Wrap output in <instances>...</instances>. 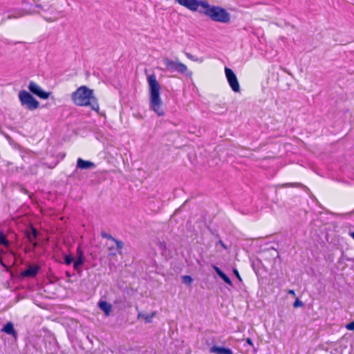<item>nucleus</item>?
Returning a JSON list of instances; mask_svg holds the SVG:
<instances>
[{"instance_id":"nucleus-1","label":"nucleus","mask_w":354,"mask_h":354,"mask_svg":"<svg viewBox=\"0 0 354 354\" xmlns=\"http://www.w3.org/2000/svg\"><path fill=\"white\" fill-rule=\"evenodd\" d=\"M175 1L192 12H198L209 17L214 21L225 24L230 21V15L225 9L220 6H211L206 0H175Z\"/></svg>"},{"instance_id":"nucleus-2","label":"nucleus","mask_w":354,"mask_h":354,"mask_svg":"<svg viewBox=\"0 0 354 354\" xmlns=\"http://www.w3.org/2000/svg\"><path fill=\"white\" fill-rule=\"evenodd\" d=\"M71 99L77 106H90L96 112H98L100 109L97 100L93 94V90L86 86H82L74 91L71 95Z\"/></svg>"},{"instance_id":"nucleus-3","label":"nucleus","mask_w":354,"mask_h":354,"mask_svg":"<svg viewBox=\"0 0 354 354\" xmlns=\"http://www.w3.org/2000/svg\"><path fill=\"white\" fill-rule=\"evenodd\" d=\"M147 82L149 88V105L158 116H163L165 111L162 109V102L160 98V85L156 80L155 74H151L147 77Z\"/></svg>"},{"instance_id":"nucleus-4","label":"nucleus","mask_w":354,"mask_h":354,"mask_svg":"<svg viewBox=\"0 0 354 354\" xmlns=\"http://www.w3.org/2000/svg\"><path fill=\"white\" fill-rule=\"evenodd\" d=\"M19 99L21 105L30 111L37 109L39 106V102L25 90L19 91Z\"/></svg>"},{"instance_id":"nucleus-5","label":"nucleus","mask_w":354,"mask_h":354,"mask_svg":"<svg viewBox=\"0 0 354 354\" xmlns=\"http://www.w3.org/2000/svg\"><path fill=\"white\" fill-rule=\"evenodd\" d=\"M162 62L166 68L170 72L184 74L187 71L186 65L180 62L171 60L168 57L163 58Z\"/></svg>"},{"instance_id":"nucleus-6","label":"nucleus","mask_w":354,"mask_h":354,"mask_svg":"<svg viewBox=\"0 0 354 354\" xmlns=\"http://www.w3.org/2000/svg\"><path fill=\"white\" fill-rule=\"evenodd\" d=\"M225 73L227 82L234 92L240 91V86L237 77L233 71L229 68L225 67Z\"/></svg>"},{"instance_id":"nucleus-7","label":"nucleus","mask_w":354,"mask_h":354,"mask_svg":"<svg viewBox=\"0 0 354 354\" xmlns=\"http://www.w3.org/2000/svg\"><path fill=\"white\" fill-rule=\"evenodd\" d=\"M28 89L32 93L37 95L41 99H48L50 95V92L43 91L37 84L32 81L30 82L28 85Z\"/></svg>"},{"instance_id":"nucleus-8","label":"nucleus","mask_w":354,"mask_h":354,"mask_svg":"<svg viewBox=\"0 0 354 354\" xmlns=\"http://www.w3.org/2000/svg\"><path fill=\"white\" fill-rule=\"evenodd\" d=\"M40 267L37 265H30L27 269L21 272L20 275L24 278H33L37 276Z\"/></svg>"},{"instance_id":"nucleus-9","label":"nucleus","mask_w":354,"mask_h":354,"mask_svg":"<svg viewBox=\"0 0 354 354\" xmlns=\"http://www.w3.org/2000/svg\"><path fill=\"white\" fill-rule=\"evenodd\" d=\"M209 353L212 354H234L231 348L216 345L209 348Z\"/></svg>"},{"instance_id":"nucleus-10","label":"nucleus","mask_w":354,"mask_h":354,"mask_svg":"<svg viewBox=\"0 0 354 354\" xmlns=\"http://www.w3.org/2000/svg\"><path fill=\"white\" fill-rule=\"evenodd\" d=\"M97 306L102 310L106 316H109L112 310V305L106 301L100 300Z\"/></svg>"},{"instance_id":"nucleus-11","label":"nucleus","mask_w":354,"mask_h":354,"mask_svg":"<svg viewBox=\"0 0 354 354\" xmlns=\"http://www.w3.org/2000/svg\"><path fill=\"white\" fill-rule=\"evenodd\" d=\"M77 167L81 169H88L95 167V164L93 162L79 158L77 161Z\"/></svg>"},{"instance_id":"nucleus-12","label":"nucleus","mask_w":354,"mask_h":354,"mask_svg":"<svg viewBox=\"0 0 354 354\" xmlns=\"http://www.w3.org/2000/svg\"><path fill=\"white\" fill-rule=\"evenodd\" d=\"M1 330L6 334L12 335L14 337H15L17 335V333L14 328L13 324L12 322H8L6 325L3 326Z\"/></svg>"},{"instance_id":"nucleus-13","label":"nucleus","mask_w":354,"mask_h":354,"mask_svg":"<svg viewBox=\"0 0 354 354\" xmlns=\"http://www.w3.org/2000/svg\"><path fill=\"white\" fill-rule=\"evenodd\" d=\"M38 232L36 228L32 227V231L26 234V236L29 242L32 243L37 237Z\"/></svg>"},{"instance_id":"nucleus-14","label":"nucleus","mask_w":354,"mask_h":354,"mask_svg":"<svg viewBox=\"0 0 354 354\" xmlns=\"http://www.w3.org/2000/svg\"><path fill=\"white\" fill-rule=\"evenodd\" d=\"M1 245H3L6 248H9L10 245V242L8 240L6 235L2 231H0V246Z\"/></svg>"},{"instance_id":"nucleus-15","label":"nucleus","mask_w":354,"mask_h":354,"mask_svg":"<svg viewBox=\"0 0 354 354\" xmlns=\"http://www.w3.org/2000/svg\"><path fill=\"white\" fill-rule=\"evenodd\" d=\"M156 312H153L150 315L139 313L138 318L142 317L145 319L146 323H151L152 322V319L156 316Z\"/></svg>"},{"instance_id":"nucleus-16","label":"nucleus","mask_w":354,"mask_h":354,"mask_svg":"<svg viewBox=\"0 0 354 354\" xmlns=\"http://www.w3.org/2000/svg\"><path fill=\"white\" fill-rule=\"evenodd\" d=\"M156 245L158 246V249L161 251V253L163 255L167 250V245L165 242L161 241L160 240H158L156 241Z\"/></svg>"},{"instance_id":"nucleus-17","label":"nucleus","mask_w":354,"mask_h":354,"mask_svg":"<svg viewBox=\"0 0 354 354\" xmlns=\"http://www.w3.org/2000/svg\"><path fill=\"white\" fill-rule=\"evenodd\" d=\"M76 260L80 261L82 263H84L85 259H84V252H83L82 250L81 249L80 246H79L77 248V259Z\"/></svg>"},{"instance_id":"nucleus-18","label":"nucleus","mask_w":354,"mask_h":354,"mask_svg":"<svg viewBox=\"0 0 354 354\" xmlns=\"http://www.w3.org/2000/svg\"><path fill=\"white\" fill-rule=\"evenodd\" d=\"M113 242H114L115 243V245H116L115 249L120 254L121 253V250L124 247V243L122 241H120V240H118V239H115V241H113Z\"/></svg>"},{"instance_id":"nucleus-19","label":"nucleus","mask_w":354,"mask_h":354,"mask_svg":"<svg viewBox=\"0 0 354 354\" xmlns=\"http://www.w3.org/2000/svg\"><path fill=\"white\" fill-rule=\"evenodd\" d=\"M23 16V13L21 11H16L15 13L10 14L6 17L7 19H10L13 18H19Z\"/></svg>"},{"instance_id":"nucleus-20","label":"nucleus","mask_w":354,"mask_h":354,"mask_svg":"<svg viewBox=\"0 0 354 354\" xmlns=\"http://www.w3.org/2000/svg\"><path fill=\"white\" fill-rule=\"evenodd\" d=\"M64 259V263L67 266L71 265L74 261V258L71 254L65 255Z\"/></svg>"},{"instance_id":"nucleus-21","label":"nucleus","mask_w":354,"mask_h":354,"mask_svg":"<svg viewBox=\"0 0 354 354\" xmlns=\"http://www.w3.org/2000/svg\"><path fill=\"white\" fill-rule=\"evenodd\" d=\"M185 55L188 59H189L190 60L194 61V62H202L203 61V58L196 57L195 56H194L193 55H192L189 53H185Z\"/></svg>"},{"instance_id":"nucleus-22","label":"nucleus","mask_w":354,"mask_h":354,"mask_svg":"<svg viewBox=\"0 0 354 354\" xmlns=\"http://www.w3.org/2000/svg\"><path fill=\"white\" fill-rule=\"evenodd\" d=\"M84 263H82L80 261L75 260L73 263V268L78 272H80L82 271L81 267Z\"/></svg>"},{"instance_id":"nucleus-23","label":"nucleus","mask_w":354,"mask_h":354,"mask_svg":"<svg viewBox=\"0 0 354 354\" xmlns=\"http://www.w3.org/2000/svg\"><path fill=\"white\" fill-rule=\"evenodd\" d=\"M100 235L102 238L107 239L108 240H110L111 241H115V238L111 234H108L104 231H102Z\"/></svg>"},{"instance_id":"nucleus-24","label":"nucleus","mask_w":354,"mask_h":354,"mask_svg":"<svg viewBox=\"0 0 354 354\" xmlns=\"http://www.w3.org/2000/svg\"><path fill=\"white\" fill-rule=\"evenodd\" d=\"M182 279H183V282L187 285H190L192 283V282L193 281V279L192 278V277H190L189 275H184L182 277Z\"/></svg>"},{"instance_id":"nucleus-25","label":"nucleus","mask_w":354,"mask_h":354,"mask_svg":"<svg viewBox=\"0 0 354 354\" xmlns=\"http://www.w3.org/2000/svg\"><path fill=\"white\" fill-rule=\"evenodd\" d=\"M227 284L230 285V286H232V282L231 281V279L224 273L223 272V274H221L220 276H219Z\"/></svg>"},{"instance_id":"nucleus-26","label":"nucleus","mask_w":354,"mask_h":354,"mask_svg":"<svg viewBox=\"0 0 354 354\" xmlns=\"http://www.w3.org/2000/svg\"><path fill=\"white\" fill-rule=\"evenodd\" d=\"M303 306H304L303 302L301 301H300L298 298L296 299V300L293 303V307L294 308L301 307Z\"/></svg>"},{"instance_id":"nucleus-27","label":"nucleus","mask_w":354,"mask_h":354,"mask_svg":"<svg viewBox=\"0 0 354 354\" xmlns=\"http://www.w3.org/2000/svg\"><path fill=\"white\" fill-rule=\"evenodd\" d=\"M346 328L349 330H354V321L346 325Z\"/></svg>"},{"instance_id":"nucleus-28","label":"nucleus","mask_w":354,"mask_h":354,"mask_svg":"<svg viewBox=\"0 0 354 354\" xmlns=\"http://www.w3.org/2000/svg\"><path fill=\"white\" fill-rule=\"evenodd\" d=\"M285 186L286 187H302L303 185L301 184V183H288V184H286Z\"/></svg>"},{"instance_id":"nucleus-29","label":"nucleus","mask_w":354,"mask_h":354,"mask_svg":"<svg viewBox=\"0 0 354 354\" xmlns=\"http://www.w3.org/2000/svg\"><path fill=\"white\" fill-rule=\"evenodd\" d=\"M109 250L110 251L109 255V256H115L116 255V252H114V247L113 246H110L108 248Z\"/></svg>"},{"instance_id":"nucleus-30","label":"nucleus","mask_w":354,"mask_h":354,"mask_svg":"<svg viewBox=\"0 0 354 354\" xmlns=\"http://www.w3.org/2000/svg\"><path fill=\"white\" fill-rule=\"evenodd\" d=\"M233 272L234 274V275L236 276V277L240 281H242V279L238 272V270L236 269V268H234L233 269Z\"/></svg>"},{"instance_id":"nucleus-31","label":"nucleus","mask_w":354,"mask_h":354,"mask_svg":"<svg viewBox=\"0 0 354 354\" xmlns=\"http://www.w3.org/2000/svg\"><path fill=\"white\" fill-rule=\"evenodd\" d=\"M214 270L218 276H220L223 272L218 267L216 266H214Z\"/></svg>"},{"instance_id":"nucleus-32","label":"nucleus","mask_w":354,"mask_h":354,"mask_svg":"<svg viewBox=\"0 0 354 354\" xmlns=\"http://www.w3.org/2000/svg\"><path fill=\"white\" fill-rule=\"evenodd\" d=\"M214 270L218 276H220L223 272L218 267L216 266H214Z\"/></svg>"},{"instance_id":"nucleus-33","label":"nucleus","mask_w":354,"mask_h":354,"mask_svg":"<svg viewBox=\"0 0 354 354\" xmlns=\"http://www.w3.org/2000/svg\"><path fill=\"white\" fill-rule=\"evenodd\" d=\"M218 244L221 245L223 248H225V249H226V248H226V246H225V243H224L223 242V241H221V240H219V241H218Z\"/></svg>"},{"instance_id":"nucleus-34","label":"nucleus","mask_w":354,"mask_h":354,"mask_svg":"<svg viewBox=\"0 0 354 354\" xmlns=\"http://www.w3.org/2000/svg\"><path fill=\"white\" fill-rule=\"evenodd\" d=\"M65 274H66V276L68 278H71V277H72V275H73V274H72L70 272H68V271H66Z\"/></svg>"},{"instance_id":"nucleus-35","label":"nucleus","mask_w":354,"mask_h":354,"mask_svg":"<svg viewBox=\"0 0 354 354\" xmlns=\"http://www.w3.org/2000/svg\"><path fill=\"white\" fill-rule=\"evenodd\" d=\"M247 343H248V344H250V345H253L252 341V339H250V338H248V339H247Z\"/></svg>"},{"instance_id":"nucleus-36","label":"nucleus","mask_w":354,"mask_h":354,"mask_svg":"<svg viewBox=\"0 0 354 354\" xmlns=\"http://www.w3.org/2000/svg\"><path fill=\"white\" fill-rule=\"evenodd\" d=\"M348 234L351 237H352L354 239V232H348Z\"/></svg>"},{"instance_id":"nucleus-37","label":"nucleus","mask_w":354,"mask_h":354,"mask_svg":"<svg viewBox=\"0 0 354 354\" xmlns=\"http://www.w3.org/2000/svg\"><path fill=\"white\" fill-rule=\"evenodd\" d=\"M289 294L295 295V291L293 290H289Z\"/></svg>"},{"instance_id":"nucleus-38","label":"nucleus","mask_w":354,"mask_h":354,"mask_svg":"<svg viewBox=\"0 0 354 354\" xmlns=\"http://www.w3.org/2000/svg\"><path fill=\"white\" fill-rule=\"evenodd\" d=\"M45 19H46V21H49V22L53 21V20H52L50 19L45 18Z\"/></svg>"}]
</instances>
